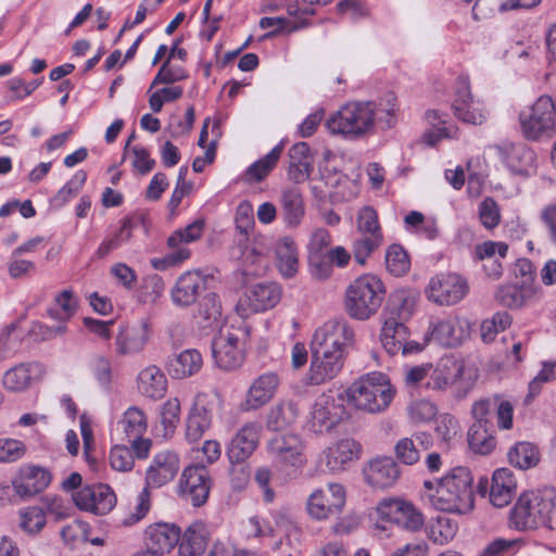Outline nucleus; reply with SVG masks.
<instances>
[{
    "label": "nucleus",
    "mask_w": 556,
    "mask_h": 556,
    "mask_svg": "<svg viewBox=\"0 0 556 556\" xmlns=\"http://www.w3.org/2000/svg\"><path fill=\"white\" fill-rule=\"evenodd\" d=\"M511 316L507 312H497L492 318L481 324V338L484 342H492L500 331L506 330L511 325Z\"/></svg>",
    "instance_id": "4d7b16f0"
},
{
    "label": "nucleus",
    "mask_w": 556,
    "mask_h": 556,
    "mask_svg": "<svg viewBox=\"0 0 556 556\" xmlns=\"http://www.w3.org/2000/svg\"><path fill=\"white\" fill-rule=\"evenodd\" d=\"M498 150L502 160L513 174L530 176L535 173V152L525 143H504Z\"/></svg>",
    "instance_id": "a878e982"
},
{
    "label": "nucleus",
    "mask_w": 556,
    "mask_h": 556,
    "mask_svg": "<svg viewBox=\"0 0 556 556\" xmlns=\"http://www.w3.org/2000/svg\"><path fill=\"white\" fill-rule=\"evenodd\" d=\"M431 437L426 432H418L409 438L400 439L394 445L395 458L404 465H415L420 459L421 450L431 446Z\"/></svg>",
    "instance_id": "2f4dec72"
},
{
    "label": "nucleus",
    "mask_w": 556,
    "mask_h": 556,
    "mask_svg": "<svg viewBox=\"0 0 556 556\" xmlns=\"http://www.w3.org/2000/svg\"><path fill=\"white\" fill-rule=\"evenodd\" d=\"M308 268L313 278L317 280H326L332 275L333 266L327 253L309 254Z\"/></svg>",
    "instance_id": "338daca9"
},
{
    "label": "nucleus",
    "mask_w": 556,
    "mask_h": 556,
    "mask_svg": "<svg viewBox=\"0 0 556 556\" xmlns=\"http://www.w3.org/2000/svg\"><path fill=\"white\" fill-rule=\"evenodd\" d=\"M408 337V328L402 321H394L393 318L384 320L380 339L390 355H396Z\"/></svg>",
    "instance_id": "58836bf2"
},
{
    "label": "nucleus",
    "mask_w": 556,
    "mask_h": 556,
    "mask_svg": "<svg viewBox=\"0 0 556 556\" xmlns=\"http://www.w3.org/2000/svg\"><path fill=\"white\" fill-rule=\"evenodd\" d=\"M348 418L343 392L329 389L316 401L311 413L308 430L317 435L329 433L342 420Z\"/></svg>",
    "instance_id": "1a4fd4ad"
},
{
    "label": "nucleus",
    "mask_w": 556,
    "mask_h": 556,
    "mask_svg": "<svg viewBox=\"0 0 556 556\" xmlns=\"http://www.w3.org/2000/svg\"><path fill=\"white\" fill-rule=\"evenodd\" d=\"M210 532L202 521H194L180 535L179 556H202L206 549Z\"/></svg>",
    "instance_id": "473e14b6"
},
{
    "label": "nucleus",
    "mask_w": 556,
    "mask_h": 556,
    "mask_svg": "<svg viewBox=\"0 0 556 556\" xmlns=\"http://www.w3.org/2000/svg\"><path fill=\"white\" fill-rule=\"evenodd\" d=\"M386 265L394 276L406 274L410 267V261L406 251L399 244L389 247L386 253Z\"/></svg>",
    "instance_id": "5fc2aeb1"
},
{
    "label": "nucleus",
    "mask_w": 556,
    "mask_h": 556,
    "mask_svg": "<svg viewBox=\"0 0 556 556\" xmlns=\"http://www.w3.org/2000/svg\"><path fill=\"white\" fill-rule=\"evenodd\" d=\"M261 426L257 422L243 425L227 445V457L231 464L245 462L260 442Z\"/></svg>",
    "instance_id": "412c9836"
},
{
    "label": "nucleus",
    "mask_w": 556,
    "mask_h": 556,
    "mask_svg": "<svg viewBox=\"0 0 556 556\" xmlns=\"http://www.w3.org/2000/svg\"><path fill=\"white\" fill-rule=\"evenodd\" d=\"M151 327L148 320L124 327L116 337V351L119 355H135L143 351L150 339Z\"/></svg>",
    "instance_id": "bb28decb"
},
{
    "label": "nucleus",
    "mask_w": 556,
    "mask_h": 556,
    "mask_svg": "<svg viewBox=\"0 0 556 556\" xmlns=\"http://www.w3.org/2000/svg\"><path fill=\"white\" fill-rule=\"evenodd\" d=\"M20 515L21 528L29 534H36L40 532L46 526V511L42 507H27L21 510Z\"/></svg>",
    "instance_id": "bf43d9fd"
},
{
    "label": "nucleus",
    "mask_w": 556,
    "mask_h": 556,
    "mask_svg": "<svg viewBox=\"0 0 556 556\" xmlns=\"http://www.w3.org/2000/svg\"><path fill=\"white\" fill-rule=\"evenodd\" d=\"M281 299V288L275 282L256 283L239 299L236 312L242 318L276 306Z\"/></svg>",
    "instance_id": "2eb2a0df"
},
{
    "label": "nucleus",
    "mask_w": 556,
    "mask_h": 556,
    "mask_svg": "<svg viewBox=\"0 0 556 556\" xmlns=\"http://www.w3.org/2000/svg\"><path fill=\"white\" fill-rule=\"evenodd\" d=\"M212 426L211 412L194 404L186 418L185 439L189 444L198 443Z\"/></svg>",
    "instance_id": "c9c22d12"
},
{
    "label": "nucleus",
    "mask_w": 556,
    "mask_h": 556,
    "mask_svg": "<svg viewBox=\"0 0 556 556\" xmlns=\"http://www.w3.org/2000/svg\"><path fill=\"white\" fill-rule=\"evenodd\" d=\"M277 267L285 278H292L299 268L298 250L290 238H282L276 243Z\"/></svg>",
    "instance_id": "ea45409f"
},
{
    "label": "nucleus",
    "mask_w": 556,
    "mask_h": 556,
    "mask_svg": "<svg viewBox=\"0 0 556 556\" xmlns=\"http://www.w3.org/2000/svg\"><path fill=\"white\" fill-rule=\"evenodd\" d=\"M86 180L87 173L85 170H77L52 198V203L59 207L65 205L72 198L78 194V192L83 189Z\"/></svg>",
    "instance_id": "603ef678"
},
{
    "label": "nucleus",
    "mask_w": 556,
    "mask_h": 556,
    "mask_svg": "<svg viewBox=\"0 0 556 556\" xmlns=\"http://www.w3.org/2000/svg\"><path fill=\"white\" fill-rule=\"evenodd\" d=\"M212 485L213 479L206 466L190 465L182 470L177 492L192 506L200 507L207 502Z\"/></svg>",
    "instance_id": "ddd939ff"
},
{
    "label": "nucleus",
    "mask_w": 556,
    "mask_h": 556,
    "mask_svg": "<svg viewBox=\"0 0 556 556\" xmlns=\"http://www.w3.org/2000/svg\"><path fill=\"white\" fill-rule=\"evenodd\" d=\"M47 370L41 363H21L4 374L3 382H36L46 378Z\"/></svg>",
    "instance_id": "37998d69"
},
{
    "label": "nucleus",
    "mask_w": 556,
    "mask_h": 556,
    "mask_svg": "<svg viewBox=\"0 0 556 556\" xmlns=\"http://www.w3.org/2000/svg\"><path fill=\"white\" fill-rule=\"evenodd\" d=\"M479 220L485 229H494L501 222V211L493 198H485L478 207Z\"/></svg>",
    "instance_id": "e2e57ef3"
},
{
    "label": "nucleus",
    "mask_w": 556,
    "mask_h": 556,
    "mask_svg": "<svg viewBox=\"0 0 556 556\" xmlns=\"http://www.w3.org/2000/svg\"><path fill=\"white\" fill-rule=\"evenodd\" d=\"M354 331L342 319H331L316 329L312 342L311 379L316 382L334 379L343 368L346 346Z\"/></svg>",
    "instance_id": "f03ea898"
},
{
    "label": "nucleus",
    "mask_w": 556,
    "mask_h": 556,
    "mask_svg": "<svg viewBox=\"0 0 556 556\" xmlns=\"http://www.w3.org/2000/svg\"><path fill=\"white\" fill-rule=\"evenodd\" d=\"M188 77L187 72L179 65H170L169 59H167L159 70L154 79L151 83L150 89L161 84H174L181 81Z\"/></svg>",
    "instance_id": "680f3d73"
},
{
    "label": "nucleus",
    "mask_w": 556,
    "mask_h": 556,
    "mask_svg": "<svg viewBox=\"0 0 556 556\" xmlns=\"http://www.w3.org/2000/svg\"><path fill=\"white\" fill-rule=\"evenodd\" d=\"M507 458L511 466L527 470L539 464L540 451L530 442H518L509 448Z\"/></svg>",
    "instance_id": "a19ab883"
},
{
    "label": "nucleus",
    "mask_w": 556,
    "mask_h": 556,
    "mask_svg": "<svg viewBox=\"0 0 556 556\" xmlns=\"http://www.w3.org/2000/svg\"><path fill=\"white\" fill-rule=\"evenodd\" d=\"M204 229V220L197 219L182 229L174 231L167 239V245L175 249L182 243H191L201 238Z\"/></svg>",
    "instance_id": "6e6d98bb"
},
{
    "label": "nucleus",
    "mask_w": 556,
    "mask_h": 556,
    "mask_svg": "<svg viewBox=\"0 0 556 556\" xmlns=\"http://www.w3.org/2000/svg\"><path fill=\"white\" fill-rule=\"evenodd\" d=\"M377 513L382 520L393 522L412 532L419 531L425 523L421 511L413 503L401 498L380 501Z\"/></svg>",
    "instance_id": "f3484780"
},
{
    "label": "nucleus",
    "mask_w": 556,
    "mask_h": 556,
    "mask_svg": "<svg viewBox=\"0 0 556 556\" xmlns=\"http://www.w3.org/2000/svg\"><path fill=\"white\" fill-rule=\"evenodd\" d=\"M75 505L94 515H105L116 505V495L108 484L85 485L73 493Z\"/></svg>",
    "instance_id": "a211bd4d"
},
{
    "label": "nucleus",
    "mask_w": 556,
    "mask_h": 556,
    "mask_svg": "<svg viewBox=\"0 0 556 556\" xmlns=\"http://www.w3.org/2000/svg\"><path fill=\"white\" fill-rule=\"evenodd\" d=\"M55 306L48 309V315L64 325L68 321L77 308V299L71 290H63L55 296Z\"/></svg>",
    "instance_id": "09e8293b"
},
{
    "label": "nucleus",
    "mask_w": 556,
    "mask_h": 556,
    "mask_svg": "<svg viewBox=\"0 0 556 556\" xmlns=\"http://www.w3.org/2000/svg\"><path fill=\"white\" fill-rule=\"evenodd\" d=\"M521 132L528 140L551 138L556 132V109L549 97H540L536 102L519 114Z\"/></svg>",
    "instance_id": "0eeeda50"
},
{
    "label": "nucleus",
    "mask_w": 556,
    "mask_h": 556,
    "mask_svg": "<svg viewBox=\"0 0 556 556\" xmlns=\"http://www.w3.org/2000/svg\"><path fill=\"white\" fill-rule=\"evenodd\" d=\"M435 432L445 443L451 444L459 435V425L457 419L443 414L437 420Z\"/></svg>",
    "instance_id": "774afa93"
},
{
    "label": "nucleus",
    "mask_w": 556,
    "mask_h": 556,
    "mask_svg": "<svg viewBox=\"0 0 556 556\" xmlns=\"http://www.w3.org/2000/svg\"><path fill=\"white\" fill-rule=\"evenodd\" d=\"M212 354L215 364L224 370L238 368L243 361V349L240 344V330L232 327L220 328L212 341Z\"/></svg>",
    "instance_id": "dca6fc26"
},
{
    "label": "nucleus",
    "mask_w": 556,
    "mask_h": 556,
    "mask_svg": "<svg viewBox=\"0 0 556 556\" xmlns=\"http://www.w3.org/2000/svg\"><path fill=\"white\" fill-rule=\"evenodd\" d=\"M362 452L363 447L358 441L345 438L327 447L323 454L327 469L338 473L344 471L353 462L358 460Z\"/></svg>",
    "instance_id": "4be33fe9"
},
{
    "label": "nucleus",
    "mask_w": 556,
    "mask_h": 556,
    "mask_svg": "<svg viewBox=\"0 0 556 556\" xmlns=\"http://www.w3.org/2000/svg\"><path fill=\"white\" fill-rule=\"evenodd\" d=\"M180 467V459L174 451H162L154 455L146 472V486L161 488L172 481Z\"/></svg>",
    "instance_id": "b1692460"
},
{
    "label": "nucleus",
    "mask_w": 556,
    "mask_h": 556,
    "mask_svg": "<svg viewBox=\"0 0 556 556\" xmlns=\"http://www.w3.org/2000/svg\"><path fill=\"white\" fill-rule=\"evenodd\" d=\"M180 529L174 523L154 522L148 526L143 533L146 549L149 556H162L170 552L180 540Z\"/></svg>",
    "instance_id": "6ab92c4d"
},
{
    "label": "nucleus",
    "mask_w": 556,
    "mask_h": 556,
    "mask_svg": "<svg viewBox=\"0 0 556 556\" xmlns=\"http://www.w3.org/2000/svg\"><path fill=\"white\" fill-rule=\"evenodd\" d=\"M206 281L198 270H188L181 274L170 290V298L175 305L187 307L195 303L204 291Z\"/></svg>",
    "instance_id": "393cba45"
},
{
    "label": "nucleus",
    "mask_w": 556,
    "mask_h": 556,
    "mask_svg": "<svg viewBox=\"0 0 556 556\" xmlns=\"http://www.w3.org/2000/svg\"><path fill=\"white\" fill-rule=\"evenodd\" d=\"M314 168V159L306 142H298L289 150L288 178L294 184L306 181Z\"/></svg>",
    "instance_id": "cd10ccee"
},
{
    "label": "nucleus",
    "mask_w": 556,
    "mask_h": 556,
    "mask_svg": "<svg viewBox=\"0 0 556 556\" xmlns=\"http://www.w3.org/2000/svg\"><path fill=\"white\" fill-rule=\"evenodd\" d=\"M457 320L447 318L431 324L429 328L430 340L443 346H454L460 342Z\"/></svg>",
    "instance_id": "79ce46f5"
},
{
    "label": "nucleus",
    "mask_w": 556,
    "mask_h": 556,
    "mask_svg": "<svg viewBox=\"0 0 556 556\" xmlns=\"http://www.w3.org/2000/svg\"><path fill=\"white\" fill-rule=\"evenodd\" d=\"M127 440L140 439L144 435L148 422L144 413L138 407H129L121 421Z\"/></svg>",
    "instance_id": "a18cd8bd"
},
{
    "label": "nucleus",
    "mask_w": 556,
    "mask_h": 556,
    "mask_svg": "<svg viewBox=\"0 0 556 556\" xmlns=\"http://www.w3.org/2000/svg\"><path fill=\"white\" fill-rule=\"evenodd\" d=\"M357 231L358 233L382 235L378 214L371 206H364L359 210L357 215Z\"/></svg>",
    "instance_id": "69168bd1"
},
{
    "label": "nucleus",
    "mask_w": 556,
    "mask_h": 556,
    "mask_svg": "<svg viewBox=\"0 0 556 556\" xmlns=\"http://www.w3.org/2000/svg\"><path fill=\"white\" fill-rule=\"evenodd\" d=\"M336 390L343 392L344 405L368 413L384 410L396 392L393 384H350L348 388L341 384Z\"/></svg>",
    "instance_id": "6e6552de"
},
{
    "label": "nucleus",
    "mask_w": 556,
    "mask_h": 556,
    "mask_svg": "<svg viewBox=\"0 0 556 556\" xmlns=\"http://www.w3.org/2000/svg\"><path fill=\"white\" fill-rule=\"evenodd\" d=\"M555 507L554 488L523 492L510 510V526L517 530H533L540 527L552 529Z\"/></svg>",
    "instance_id": "20e7f679"
},
{
    "label": "nucleus",
    "mask_w": 556,
    "mask_h": 556,
    "mask_svg": "<svg viewBox=\"0 0 556 556\" xmlns=\"http://www.w3.org/2000/svg\"><path fill=\"white\" fill-rule=\"evenodd\" d=\"M273 465L281 470H300L307 464L305 443L296 433L277 434L266 445Z\"/></svg>",
    "instance_id": "9d476101"
},
{
    "label": "nucleus",
    "mask_w": 556,
    "mask_h": 556,
    "mask_svg": "<svg viewBox=\"0 0 556 556\" xmlns=\"http://www.w3.org/2000/svg\"><path fill=\"white\" fill-rule=\"evenodd\" d=\"M51 481L50 472L38 466L22 469L17 480L13 482L14 491L22 497H29L42 492Z\"/></svg>",
    "instance_id": "c756f323"
},
{
    "label": "nucleus",
    "mask_w": 556,
    "mask_h": 556,
    "mask_svg": "<svg viewBox=\"0 0 556 556\" xmlns=\"http://www.w3.org/2000/svg\"><path fill=\"white\" fill-rule=\"evenodd\" d=\"M468 292L467 281L455 273H439L430 278L425 293L429 301L439 305L458 303Z\"/></svg>",
    "instance_id": "4468645a"
},
{
    "label": "nucleus",
    "mask_w": 556,
    "mask_h": 556,
    "mask_svg": "<svg viewBox=\"0 0 556 556\" xmlns=\"http://www.w3.org/2000/svg\"><path fill=\"white\" fill-rule=\"evenodd\" d=\"M424 496L437 510L466 515L475 507L473 476L465 466L454 467L434 481H424Z\"/></svg>",
    "instance_id": "7ed1b4c3"
},
{
    "label": "nucleus",
    "mask_w": 556,
    "mask_h": 556,
    "mask_svg": "<svg viewBox=\"0 0 556 556\" xmlns=\"http://www.w3.org/2000/svg\"><path fill=\"white\" fill-rule=\"evenodd\" d=\"M203 366L201 353L195 349H187L167 363L168 375L176 380L190 378Z\"/></svg>",
    "instance_id": "72a5a7b5"
},
{
    "label": "nucleus",
    "mask_w": 556,
    "mask_h": 556,
    "mask_svg": "<svg viewBox=\"0 0 556 556\" xmlns=\"http://www.w3.org/2000/svg\"><path fill=\"white\" fill-rule=\"evenodd\" d=\"M536 291V287L527 285H503L498 287L495 298L508 308H520L534 298Z\"/></svg>",
    "instance_id": "e433bc0d"
},
{
    "label": "nucleus",
    "mask_w": 556,
    "mask_h": 556,
    "mask_svg": "<svg viewBox=\"0 0 556 556\" xmlns=\"http://www.w3.org/2000/svg\"><path fill=\"white\" fill-rule=\"evenodd\" d=\"M428 536L437 544L448 543L457 532V523L445 516L432 519L427 528Z\"/></svg>",
    "instance_id": "49530a36"
},
{
    "label": "nucleus",
    "mask_w": 556,
    "mask_h": 556,
    "mask_svg": "<svg viewBox=\"0 0 556 556\" xmlns=\"http://www.w3.org/2000/svg\"><path fill=\"white\" fill-rule=\"evenodd\" d=\"M386 289L375 275L365 274L351 282L345 291L348 314L357 320H366L380 308Z\"/></svg>",
    "instance_id": "39448f33"
},
{
    "label": "nucleus",
    "mask_w": 556,
    "mask_h": 556,
    "mask_svg": "<svg viewBox=\"0 0 556 556\" xmlns=\"http://www.w3.org/2000/svg\"><path fill=\"white\" fill-rule=\"evenodd\" d=\"M418 295L415 292L406 290H396L388 301L386 319H394V321L405 323L414 314Z\"/></svg>",
    "instance_id": "f704fd0d"
},
{
    "label": "nucleus",
    "mask_w": 556,
    "mask_h": 556,
    "mask_svg": "<svg viewBox=\"0 0 556 556\" xmlns=\"http://www.w3.org/2000/svg\"><path fill=\"white\" fill-rule=\"evenodd\" d=\"M109 462L112 469L121 472L130 471L134 468L132 452L125 445H115L110 451Z\"/></svg>",
    "instance_id": "0e129e2a"
},
{
    "label": "nucleus",
    "mask_w": 556,
    "mask_h": 556,
    "mask_svg": "<svg viewBox=\"0 0 556 556\" xmlns=\"http://www.w3.org/2000/svg\"><path fill=\"white\" fill-rule=\"evenodd\" d=\"M180 420V402L178 399H169L164 403L161 410V426L163 428V437L169 439Z\"/></svg>",
    "instance_id": "3c124183"
},
{
    "label": "nucleus",
    "mask_w": 556,
    "mask_h": 556,
    "mask_svg": "<svg viewBox=\"0 0 556 556\" xmlns=\"http://www.w3.org/2000/svg\"><path fill=\"white\" fill-rule=\"evenodd\" d=\"M438 414V407L428 400H416L407 407V415L413 425L427 424Z\"/></svg>",
    "instance_id": "13d9d810"
},
{
    "label": "nucleus",
    "mask_w": 556,
    "mask_h": 556,
    "mask_svg": "<svg viewBox=\"0 0 556 556\" xmlns=\"http://www.w3.org/2000/svg\"><path fill=\"white\" fill-rule=\"evenodd\" d=\"M131 218L126 217L122 220L121 228L111 237L104 239L96 251L99 258L106 257L112 251L118 249L122 244L128 242L132 236Z\"/></svg>",
    "instance_id": "de8ad7c7"
},
{
    "label": "nucleus",
    "mask_w": 556,
    "mask_h": 556,
    "mask_svg": "<svg viewBox=\"0 0 556 556\" xmlns=\"http://www.w3.org/2000/svg\"><path fill=\"white\" fill-rule=\"evenodd\" d=\"M452 108L455 116L467 124L481 125L488 118V111L483 102L472 97L469 83L465 78L458 81Z\"/></svg>",
    "instance_id": "aec40b11"
},
{
    "label": "nucleus",
    "mask_w": 556,
    "mask_h": 556,
    "mask_svg": "<svg viewBox=\"0 0 556 556\" xmlns=\"http://www.w3.org/2000/svg\"><path fill=\"white\" fill-rule=\"evenodd\" d=\"M280 206L283 223L289 228H295L302 223L305 215V203L299 187L291 186L282 189Z\"/></svg>",
    "instance_id": "7c9ffc66"
},
{
    "label": "nucleus",
    "mask_w": 556,
    "mask_h": 556,
    "mask_svg": "<svg viewBox=\"0 0 556 556\" xmlns=\"http://www.w3.org/2000/svg\"><path fill=\"white\" fill-rule=\"evenodd\" d=\"M382 235L359 233V237L353 243V254L356 262L364 264L368 256L382 244Z\"/></svg>",
    "instance_id": "864d4df0"
},
{
    "label": "nucleus",
    "mask_w": 556,
    "mask_h": 556,
    "mask_svg": "<svg viewBox=\"0 0 556 556\" xmlns=\"http://www.w3.org/2000/svg\"><path fill=\"white\" fill-rule=\"evenodd\" d=\"M427 378L437 382L472 381L478 379V372L473 365H466L451 358H442L435 368L426 363L405 368V382H420Z\"/></svg>",
    "instance_id": "423d86ee"
},
{
    "label": "nucleus",
    "mask_w": 556,
    "mask_h": 556,
    "mask_svg": "<svg viewBox=\"0 0 556 556\" xmlns=\"http://www.w3.org/2000/svg\"><path fill=\"white\" fill-rule=\"evenodd\" d=\"M283 142L278 143L265 156L254 162L247 170V179L250 181H262L276 167L282 151Z\"/></svg>",
    "instance_id": "c03bdc74"
},
{
    "label": "nucleus",
    "mask_w": 556,
    "mask_h": 556,
    "mask_svg": "<svg viewBox=\"0 0 556 556\" xmlns=\"http://www.w3.org/2000/svg\"><path fill=\"white\" fill-rule=\"evenodd\" d=\"M346 503V490L337 482L327 483L325 488L315 489L306 501L307 514L315 520H326L340 514Z\"/></svg>",
    "instance_id": "f8f14e48"
},
{
    "label": "nucleus",
    "mask_w": 556,
    "mask_h": 556,
    "mask_svg": "<svg viewBox=\"0 0 556 556\" xmlns=\"http://www.w3.org/2000/svg\"><path fill=\"white\" fill-rule=\"evenodd\" d=\"M152 506L151 492L144 486L136 497V504L132 510L124 518V526H132L141 521L150 511Z\"/></svg>",
    "instance_id": "052dcab7"
},
{
    "label": "nucleus",
    "mask_w": 556,
    "mask_h": 556,
    "mask_svg": "<svg viewBox=\"0 0 556 556\" xmlns=\"http://www.w3.org/2000/svg\"><path fill=\"white\" fill-rule=\"evenodd\" d=\"M364 479L374 489L393 486L401 476L400 468L390 456H382L366 463L363 468Z\"/></svg>",
    "instance_id": "5701e85b"
},
{
    "label": "nucleus",
    "mask_w": 556,
    "mask_h": 556,
    "mask_svg": "<svg viewBox=\"0 0 556 556\" xmlns=\"http://www.w3.org/2000/svg\"><path fill=\"white\" fill-rule=\"evenodd\" d=\"M274 384H251L241 403L242 410L257 409L268 403L275 394Z\"/></svg>",
    "instance_id": "8fccbe9b"
},
{
    "label": "nucleus",
    "mask_w": 556,
    "mask_h": 556,
    "mask_svg": "<svg viewBox=\"0 0 556 556\" xmlns=\"http://www.w3.org/2000/svg\"><path fill=\"white\" fill-rule=\"evenodd\" d=\"M516 488L517 483L510 469H496L489 490L490 503L498 508L507 506L516 493Z\"/></svg>",
    "instance_id": "c85d7f7f"
},
{
    "label": "nucleus",
    "mask_w": 556,
    "mask_h": 556,
    "mask_svg": "<svg viewBox=\"0 0 556 556\" xmlns=\"http://www.w3.org/2000/svg\"><path fill=\"white\" fill-rule=\"evenodd\" d=\"M397 98L387 92L378 100L349 102L327 121L332 134L359 138L370 132L377 124L381 129H390L397 122Z\"/></svg>",
    "instance_id": "f257e3e1"
},
{
    "label": "nucleus",
    "mask_w": 556,
    "mask_h": 556,
    "mask_svg": "<svg viewBox=\"0 0 556 556\" xmlns=\"http://www.w3.org/2000/svg\"><path fill=\"white\" fill-rule=\"evenodd\" d=\"M300 415L299 407L293 402H280L267 414L266 427L271 431H282L292 427Z\"/></svg>",
    "instance_id": "4c0bfd02"
},
{
    "label": "nucleus",
    "mask_w": 556,
    "mask_h": 556,
    "mask_svg": "<svg viewBox=\"0 0 556 556\" xmlns=\"http://www.w3.org/2000/svg\"><path fill=\"white\" fill-rule=\"evenodd\" d=\"M492 404L490 400H480L472 405L475 422L468 430V445L480 455L491 454L496 446L495 428L491 420Z\"/></svg>",
    "instance_id": "9b49d317"
}]
</instances>
